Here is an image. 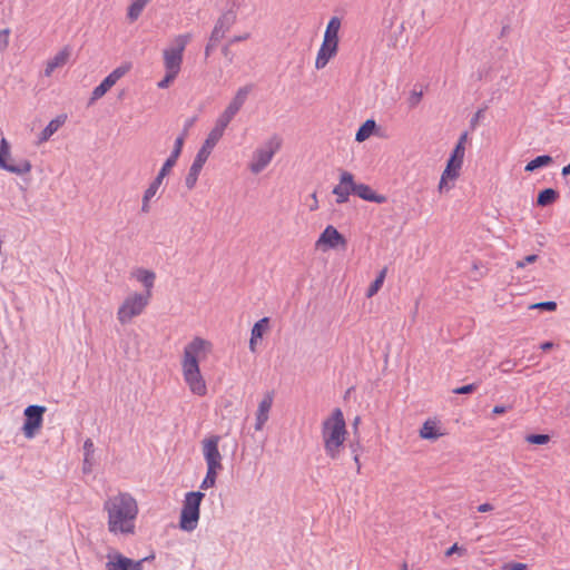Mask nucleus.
<instances>
[{
	"label": "nucleus",
	"instance_id": "1",
	"mask_svg": "<svg viewBox=\"0 0 570 570\" xmlns=\"http://www.w3.org/2000/svg\"><path fill=\"white\" fill-rule=\"evenodd\" d=\"M107 513V528L114 535H132L139 513L137 500L127 492H119L104 503Z\"/></svg>",
	"mask_w": 570,
	"mask_h": 570
},
{
	"label": "nucleus",
	"instance_id": "2",
	"mask_svg": "<svg viewBox=\"0 0 570 570\" xmlns=\"http://www.w3.org/2000/svg\"><path fill=\"white\" fill-rule=\"evenodd\" d=\"M348 431L343 411L335 407L321 423V438L325 454L336 460L344 450Z\"/></svg>",
	"mask_w": 570,
	"mask_h": 570
},
{
	"label": "nucleus",
	"instance_id": "3",
	"mask_svg": "<svg viewBox=\"0 0 570 570\" xmlns=\"http://www.w3.org/2000/svg\"><path fill=\"white\" fill-rule=\"evenodd\" d=\"M190 39V33L177 35L171 45L163 50L165 76L157 82L159 89H167L178 77L181 70L184 51Z\"/></svg>",
	"mask_w": 570,
	"mask_h": 570
},
{
	"label": "nucleus",
	"instance_id": "4",
	"mask_svg": "<svg viewBox=\"0 0 570 570\" xmlns=\"http://www.w3.org/2000/svg\"><path fill=\"white\" fill-rule=\"evenodd\" d=\"M341 28V18L334 16L328 20L323 35L322 43L315 57L314 66L316 70L324 69L328 62L338 53Z\"/></svg>",
	"mask_w": 570,
	"mask_h": 570
},
{
	"label": "nucleus",
	"instance_id": "5",
	"mask_svg": "<svg viewBox=\"0 0 570 570\" xmlns=\"http://www.w3.org/2000/svg\"><path fill=\"white\" fill-rule=\"evenodd\" d=\"M465 157V147L455 145L453 148L445 168L443 169L439 184L438 191L441 195L448 194L455 187V183L461 176L462 166Z\"/></svg>",
	"mask_w": 570,
	"mask_h": 570
},
{
	"label": "nucleus",
	"instance_id": "6",
	"mask_svg": "<svg viewBox=\"0 0 570 570\" xmlns=\"http://www.w3.org/2000/svg\"><path fill=\"white\" fill-rule=\"evenodd\" d=\"M148 293L131 292L129 293L117 308V320L119 324L127 325L134 318L140 316L150 303Z\"/></svg>",
	"mask_w": 570,
	"mask_h": 570
},
{
	"label": "nucleus",
	"instance_id": "7",
	"mask_svg": "<svg viewBox=\"0 0 570 570\" xmlns=\"http://www.w3.org/2000/svg\"><path fill=\"white\" fill-rule=\"evenodd\" d=\"M200 491L187 492L183 501V508L179 517V528L183 531H194L200 518V503L204 499Z\"/></svg>",
	"mask_w": 570,
	"mask_h": 570
},
{
	"label": "nucleus",
	"instance_id": "8",
	"mask_svg": "<svg viewBox=\"0 0 570 570\" xmlns=\"http://www.w3.org/2000/svg\"><path fill=\"white\" fill-rule=\"evenodd\" d=\"M214 345L209 340L202 336H194L183 348L180 365L200 366L213 353Z\"/></svg>",
	"mask_w": 570,
	"mask_h": 570
},
{
	"label": "nucleus",
	"instance_id": "9",
	"mask_svg": "<svg viewBox=\"0 0 570 570\" xmlns=\"http://www.w3.org/2000/svg\"><path fill=\"white\" fill-rule=\"evenodd\" d=\"M281 146L282 140L278 137H272L265 141L253 153L252 160L248 165L249 170L253 174H259L263 171L269 165Z\"/></svg>",
	"mask_w": 570,
	"mask_h": 570
},
{
	"label": "nucleus",
	"instance_id": "10",
	"mask_svg": "<svg viewBox=\"0 0 570 570\" xmlns=\"http://www.w3.org/2000/svg\"><path fill=\"white\" fill-rule=\"evenodd\" d=\"M346 238L333 225H327L315 242V249L326 253L331 249H345Z\"/></svg>",
	"mask_w": 570,
	"mask_h": 570
},
{
	"label": "nucleus",
	"instance_id": "11",
	"mask_svg": "<svg viewBox=\"0 0 570 570\" xmlns=\"http://www.w3.org/2000/svg\"><path fill=\"white\" fill-rule=\"evenodd\" d=\"M184 383L191 394L203 397L207 394V382L200 371V366L180 365Z\"/></svg>",
	"mask_w": 570,
	"mask_h": 570
},
{
	"label": "nucleus",
	"instance_id": "12",
	"mask_svg": "<svg viewBox=\"0 0 570 570\" xmlns=\"http://www.w3.org/2000/svg\"><path fill=\"white\" fill-rule=\"evenodd\" d=\"M106 559V570H144V562L149 558L134 560L117 550H110Z\"/></svg>",
	"mask_w": 570,
	"mask_h": 570
},
{
	"label": "nucleus",
	"instance_id": "13",
	"mask_svg": "<svg viewBox=\"0 0 570 570\" xmlns=\"http://www.w3.org/2000/svg\"><path fill=\"white\" fill-rule=\"evenodd\" d=\"M129 63L121 65L114 69L91 92L90 104L102 98L126 73L129 72Z\"/></svg>",
	"mask_w": 570,
	"mask_h": 570
},
{
	"label": "nucleus",
	"instance_id": "14",
	"mask_svg": "<svg viewBox=\"0 0 570 570\" xmlns=\"http://www.w3.org/2000/svg\"><path fill=\"white\" fill-rule=\"evenodd\" d=\"M0 168L17 175H23L31 170V164L29 160L14 164L11 159L9 142L2 137L0 140Z\"/></svg>",
	"mask_w": 570,
	"mask_h": 570
},
{
	"label": "nucleus",
	"instance_id": "15",
	"mask_svg": "<svg viewBox=\"0 0 570 570\" xmlns=\"http://www.w3.org/2000/svg\"><path fill=\"white\" fill-rule=\"evenodd\" d=\"M46 407L41 405H29L24 410V423L22 431L26 438L32 439L42 426Z\"/></svg>",
	"mask_w": 570,
	"mask_h": 570
},
{
	"label": "nucleus",
	"instance_id": "16",
	"mask_svg": "<svg viewBox=\"0 0 570 570\" xmlns=\"http://www.w3.org/2000/svg\"><path fill=\"white\" fill-rule=\"evenodd\" d=\"M219 435H210L202 441V451L207 466L223 468V456L219 452Z\"/></svg>",
	"mask_w": 570,
	"mask_h": 570
},
{
	"label": "nucleus",
	"instance_id": "17",
	"mask_svg": "<svg viewBox=\"0 0 570 570\" xmlns=\"http://www.w3.org/2000/svg\"><path fill=\"white\" fill-rule=\"evenodd\" d=\"M249 91V87H243L237 90L236 95L234 96L229 105L217 119V121L222 124V126H228V124L232 121V119L245 104Z\"/></svg>",
	"mask_w": 570,
	"mask_h": 570
},
{
	"label": "nucleus",
	"instance_id": "18",
	"mask_svg": "<svg viewBox=\"0 0 570 570\" xmlns=\"http://www.w3.org/2000/svg\"><path fill=\"white\" fill-rule=\"evenodd\" d=\"M237 20V14L234 10H228L224 12L217 20L210 41L218 42L222 40L226 33L232 29Z\"/></svg>",
	"mask_w": 570,
	"mask_h": 570
},
{
	"label": "nucleus",
	"instance_id": "19",
	"mask_svg": "<svg viewBox=\"0 0 570 570\" xmlns=\"http://www.w3.org/2000/svg\"><path fill=\"white\" fill-rule=\"evenodd\" d=\"M354 190V176L344 170L340 175V183L333 188L337 204H344L348 200L350 195Z\"/></svg>",
	"mask_w": 570,
	"mask_h": 570
},
{
	"label": "nucleus",
	"instance_id": "20",
	"mask_svg": "<svg viewBox=\"0 0 570 570\" xmlns=\"http://www.w3.org/2000/svg\"><path fill=\"white\" fill-rule=\"evenodd\" d=\"M446 434L441 421L438 417L426 419L421 429L419 430V436L422 440L436 441L438 439Z\"/></svg>",
	"mask_w": 570,
	"mask_h": 570
},
{
	"label": "nucleus",
	"instance_id": "21",
	"mask_svg": "<svg viewBox=\"0 0 570 570\" xmlns=\"http://www.w3.org/2000/svg\"><path fill=\"white\" fill-rule=\"evenodd\" d=\"M271 330V320L269 317H263L259 321H257L252 331H250V338H249V350L250 352L255 353L257 350V344L261 340H263L264 335H266Z\"/></svg>",
	"mask_w": 570,
	"mask_h": 570
},
{
	"label": "nucleus",
	"instance_id": "22",
	"mask_svg": "<svg viewBox=\"0 0 570 570\" xmlns=\"http://www.w3.org/2000/svg\"><path fill=\"white\" fill-rule=\"evenodd\" d=\"M273 405V396L272 394H266L258 403V407L255 414V430L262 431L264 425L269 419V412Z\"/></svg>",
	"mask_w": 570,
	"mask_h": 570
},
{
	"label": "nucleus",
	"instance_id": "23",
	"mask_svg": "<svg viewBox=\"0 0 570 570\" xmlns=\"http://www.w3.org/2000/svg\"><path fill=\"white\" fill-rule=\"evenodd\" d=\"M131 277L144 286L142 293H148L153 297V288L156 281V273L146 268H136L131 272Z\"/></svg>",
	"mask_w": 570,
	"mask_h": 570
},
{
	"label": "nucleus",
	"instance_id": "24",
	"mask_svg": "<svg viewBox=\"0 0 570 570\" xmlns=\"http://www.w3.org/2000/svg\"><path fill=\"white\" fill-rule=\"evenodd\" d=\"M71 50L68 47L62 48L52 58L46 62L45 76L50 77L56 69L62 68L69 61Z\"/></svg>",
	"mask_w": 570,
	"mask_h": 570
},
{
	"label": "nucleus",
	"instance_id": "25",
	"mask_svg": "<svg viewBox=\"0 0 570 570\" xmlns=\"http://www.w3.org/2000/svg\"><path fill=\"white\" fill-rule=\"evenodd\" d=\"M353 194L357 195L364 200L373 202L376 204H383L386 202V197L384 195L376 194L372 187L366 184H356L354 181Z\"/></svg>",
	"mask_w": 570,
	"mask_h": 570
},
{
	"label": "nucleus",
	"instance_id": "26",
	"mask_svg": "<svg viewBox=\"0 0 570 570\" xmlns=\"http://www.w3.org/2000/svg\"><path fill=\"white\" fill-rule=\"evenodd\" d=\"M164 179L156 176V178L149 184L142 195L141 210L148 213L150 210V202L158 193Z\"/></svg>",
	"mask_w": 570,
	"mask_h": 570
},
{
	"label": "nucleus",
	"instance_id": "27",
	"mask_svg": "<svg viewBox=\"0 0 570 570\" xmlns=\"http://www.w3.org/2000/svg\"><path fill=\"white\" fill-rule=\"evenodd\" d=\"M226 127L225 126H222V124H219L218 121H216V125L215 127L210 130V132L208 134L207 138L205 139L202 148L208 150V151H213V149L215 148V146L217 145V142L220 140V138L223 137L224 135V131H225Z\"/></svg>",
	"mask_w": 570,
	"mask_h": 570
},
{
	"label": "nucleus",
	"instance_id": "28",
	"mask_svg": "<svg viewBox=\"0 0 570 570\" xmlns=\"http://www.w3.org/2000/svg\"><path fill=\"white\" fill-rule=\"evenodd\" d=\"M67 119L66 115H60L52 119L47 127L41 131L39 136V142H45L65 124Z\"/></svg>",
	"mask_w": 570,
	"mask_h": 570
},
{
	"label": "nucleus",
	"instance_id": "29",
	"mask_svg": "<svg viewBox=\"0 0 570 570\" xmlns=\"http://www.w3.org/2000/svg\"><path fill=\"white\" fill-rule=\"evenodd\" d=\"M149 2L150 0H132L127 10L128 19L131 22L136 21Z\"/></svg>",
	"mask_w": 570,
	"mask_h": 570
},
{
	"label": "nucleus",
	"instance_id": "30",
	"mask_svg": "<svg viewBox=\"0 0 570 570\" xmlns=\"http://www.w3.org/2000/svg\"><path fill=\"white\" fill-rule=\"evenodd\" d=\"M376 127V124L373 119H367L357 130L355 135V140L358 142H363L368 139Z\"/></svg>",
	"mask_w": 570,
	"mask_h": 570
},
{
	"label": "nucleus",
	"instance_id": "31",
	"mask_svg": "<svg viewBox=\"0 0 570 570\" xmlns=\"http://www.w3.org/2000/svg\"><path fill=\"white\" fill-rule=\"evenodd\" d=\"M222 470H223V468L207 466V472H206L204 480L200 483V489L207 490V489L215 487L218 473Z\"/></svg>",
	"mask_w": 570,
	"mask_h": 570
},
{
	"label": "nucleus",
	"instance_id": "32",
	"mask_svg": "<svg viewBox=\"0 0 570 570\" xmlns=\"http://www.w3.org/2000/svg\"><path fill=\"white\" fill-rule=\"evenodd\" d=\"M222 470H223V468L207 466V472H206L204 480L200 483V489L207 490V489L215 487L218 473Z\"/></svg>",
	"mask_w": 570,
	"mask_h": 570
},
{
	"label": "nucleus",
	"instance_id": "33",
	"mask_svg": "<svg viewBox=\"0 0 570 570\" xmlns=\"http://www.w3.org/2000/svg\"><path fill=\"white\" fill-rule=\"evenodd\" d=\"M386 274H387V267H383L380 271V273L377 274V276L374 279V282L368 286V288L366 291V297L367 298H371L374 295H376L377 292L382 288L383 283H384L385 277H386Z\"/></svg>",
	"mask_w": 570,
	"mask_h": 570
},
{
	"label": "nucleus",
	"instance_id": "34",
	"mask_svg": "<svg viewBox=\"0 0 570 570\" xmlns=\"http://www.w3.org/2000/svg\"><path fill=\"white\" fill-rule=\"evenodd\" d=\"M559 197V194L557 190L552 188L543 189L539 193L537 203L539 206H548L550 204H553Z\"/></svg>",
	"mask_w": 570,
	"mask_h": 570
},
{
	"label": "nucleus",
	"instance_id": "35",
	"mask_svg": "<svg viewBox=\"0 0 570 570\" xmlns=\"http://www.w3.org/2000/svg\"><path fill=\"white\" fill-rule=\"evenodd\" d=\"M552 158L548 155L538 156L537 158L529 161L525 166V171H533L540 167L551 164Z\"/></svg>",
	"mask_w": 570,
	"mask_h": 570
},
{
	"label": "nucleus",
	"instance_id": "36",
	"mask_svg": "<svg viewBox=\"0 0 570 570\" xmlns=\"http://www.w3.org/2000/svg\"><path fill=\"white\" fill-rule=\"evenodd\" d=\"M200 171H202L200 168L195 167L193 165L190 166L188 174L185 178V185H186L187 189L191 190L195 188L198 177L200 175Z\"/></svg>",
	"mask_w": 570,
	"mask_h": 570
},
{
	"label": "nucleus",
	"instance_id": "37",
	"mask_svg": "<svg viewBox=\"0 0 570 570\" xmlns=\"http://www.w3.org/2000/svg\"><path fill=\"white\" fill-rule=\"evenodd\" d=\"M210 154H212L210 151L200 147V149L198 150L191 165L203 169V167L206 164L207 159L209 158Z\"/></svg>",
	"mask_w": 570,
	"mask_h": 570
},
{
	"label": "nucleus",
	"instance_id": "38",
	"mask_svg": "<svg viewBox=\"0 0 570 570\" xmlns=\"http://www.w3.org/2000/svg\"><path fill=\"white\" fill-rule=\"evenodd\" d=\"M177 159L173 156H169L167 160L164 163L163 167L160 168L157 177L164 179L167 175L170 174L173 167L176 165Z\"/></svg>",
	"mask_w": 570,
	"mask_h": 570
},
{
	"label": "nucleus",
	"instance_id": "39",
	"mask_svg": "<svg viewBox=\"0 0 570 570\" xmlns=\"http://www.w3.org/2000/svg\"><path fill=\"white\" fill-rule=\"evenodd\" d=\"M525 440L530 444H547L550 441V436L548 434H530Z\"/></svg>",
	"mask_w": 570,
	"mask_h": 570
},
{
	"label": "nucleus",
	"instance_id": "40",
	"mask_svg": "<svg viewBox=\"0 0 570 570\" xmlns=\"http://www.w3.org/2000/svg\"><path fill=\"white\" fill-rule=\"evenodd\" d=\"M185 136H179L175 140L174 150L171 151V155L174 158L178 159V157L181 154L183 146H184Z\"/></svg>",
	"mask_w": 570,
	"mask_h": 570
},
{
	"label": "nucleus",
	"instance_id": "41",
	"mask_svg": "<svg viewBox=\"0 0 570 570\" xmlns=\"http://www.w3.org/2000/svg\"><path fill=\"white\" fill-rule=\"evenodd\" d=\"M10 30H0V51H4L9 46Z\"/></svg>",
	"mask_w": 570,
	"mask_h": 570
},
{
	"label": "nucleus",
	"instance_id": "42",
	"mask_svg": "<svg viewBox=\"0 0 570 570\" xmlns=\"http://www.w3.org/2000/svg\"><path fill=\"white\" fill-rule=\"evenodd\" d=\"M531 308L547 309V311H556L557 303L556 302H541L533 304Z\"/></svg>",
	"mask_w": 570,
	"mask_h": 570
},
{
	"label": "nucleus",
	"instance_id": "43",
	"mask_svg": "<svg viewBox=\"0 0 570 570\" xmlns=\"http://www.w3.org/2000/svg\"><path fill=\"white\" fill-rule=\"evenodd\" d=\"M476 390V385L475 384H468V385H463L461 387H456L453 390V393L455 394H470L472 392H474Z\"/></svg>",
	"mask_w": 570,
	"mask_h": 570
},
{
	"label": "nucleus",
	"instance_id": "44",
	"mask_svg": "<svg viewBox=\"0 0 570 570\" xmlns=\"http://www.w3.org/2000/svg\"><path fill=\"white\" fill-rule=\"evenodd\" d=\"M503 570H527L528 566L522 562H509L502 567Z\"/></svg>",
	"mask_w": 570,
	"mask_h": 570
},
{
	"label": "nucleus",
	"instance_id": "45",
	"mask_svg": "<svg viewBox=\"0 0 570 570\" xmlns=\"http://www.w3.org/2000/svg\"><path fill=\"white\" fill-rule=\"evenodd\" d=\"M538 259L537 255H528L522 261L517 262L518 268H523L527 264H532Z\"/></svg>",
	"mask_w": 570,
	"mask_h": 570
},
{
	"label": "nucleus",
	"instance_id": "46",
	"mask_svg": "<svg viewBox=\"0 0 570 570\" xmlns=\"http://www.w3.org/2000/svg\"><path fill=\"white\" fill-rule=\"evenodd\" d=\"M83 449H85V452H86V458H85V461L87 462L89 460V456L92 454L94 452V443L91 440H86L85 441V444H83Z\"/></svg>",
	"mask_w": 570,
	"mask_h": 570
},
{
	"label": "nucleus",
	"instance_id": "47",
	"mask_svg": "<svg viewBox=\"0 0 570 570\" xmlns=\"http://www.w3.org/2000/svg\"><path fill=\"white\" fill-rule=\"evenodd\" d=\"M465 552V550L461 547L458 546V543H454L453 546H451L446 551H445V556L446 557H450L452 556L453 553H461L463 554Z\"/></svg>",
	"mask_w": 570,
	"mask_h": 570
},
{
	"label": "nucleus",
	"instance_id": "48",
	"mask_svg": "<svg viewBox=\"0 0 570 570\" xmlns=\"http://www.w3.org/2000/svg\"><path fill=\"white\" fill-rule=\"evenodd\" d=\"M311 198H312V199H311V203H312V204L309 205V209H311V210H316V209H318V207H320V206H318L317 194H316V193H313V194L311 195Z\"/></svg>",
	"mask_w": 570,
	"mask_h": 570
},
{
	"label": "nucleus",
	"instance_id": "49",
	"mask_svg": "<svg viewBox=\"0 0 570 570\" xmlns=\"http://www.w3.org/2000/svg\"><path fill=\"white\" fill-rule=\"evenodd\" d=\"M249 38V33H244L242 36H235L229 40V43H236L239 41H245Z\"/></svg>",
	"mask_w": 570,
	"mask_h": 570
},
{
	"label": "nucleus",
	"instance_id": "50",
	"mask_svg": "<svg viewBox=\"0 0 570 570\" xmlns=\"http://www.w3.org/2000/svg\"><path fill=\"white\" fill-rule=\"evenodd\" d=\"M492 510H493V507L490 503H482L478 507L479 512H489Z\"/></svg>",
	"mask_w": 570,
	"mask_h": 570
},
{
	"label": "nucleus",
	"instance_id": "51",
	"mask_svg": "<svg viewBox=\"0 0 570 570\" xmlns=\"http://www.w3.org/2000/svg\"><path fill=\"white\" fill-rule=\"evenodd\" d=\"M493 414L500 415L507 412V407L503 405H495L492 410Z\"/></svg>",
	"mask_w": 570,
	"mask_h": 570
},
{
	"label": "nucleus",
	"instance_id": "52",
	"mask_svg": "<svg viewBox=\"0 0 570 570\" xmlns=\"http://www.w3.org/2000/svg\"><path fill=\"white\" fill-rule=\"evenodd\" d=\"M466 140H468V132H463V134L460 136V138H459V140H458L456 145H461L462 147H465Z\"/></svg>",
	"mask_w": 570,
	"mask_h": 570
},
{
	"label": "nucleus",
	"instance_id": "53",
	"mask_svg": "<svg viewBox=\"0 0 570 570\" xmlns=\"http://www.w3.org/2000/svg\"><path fill=\"white\" fill-rule=\"evenodd\" d=\"M553 347V343L552 342H544L540 345V348L542 351H549Z\"/></svg>",
	"mask_w": 570,
	"mask_h": 570
},
{
	"label": "nucleus",
	"instance_id": "54",
	"mask_svg": "<svg viewBox=\"0 0 570 570\" xmlns=\"http://www.w3.org/2000/svg\"><path fill=\"white\" fill-rule=\"evenodd\" d=\"M562 175L563 176L570 175V163L562 168Z\"/></svg>",
	"mask_w": 570,
	"mask_h": 570
},
{
	"label": "nucleus",
	"instance_id": "55",
	"mask_svg": "<svg viewBox=\"0 0 570 570\" xmlns=\"http://www.w3.org/2000/svg\"><path fill=\"white\" fill-rule=\"evenodd\" d=\"M216 43H217V42H212V41L209 40V43L207 45L206 50H205L206 56H208V55H209L212 47H213V46H215Z\"/></svg>",
	"mask_w": 570,
	"mask_h": 570
},
{
	"label": "nucleus",
	"instance_id": "56",
	"mask_svg": "<svg viewBox=\"0 0 570 570\" xmlns=\"http://www.w3.org/2000/svg\"><path fill=\"white\" fill-rule=\"evenodd\" d=\"M360 422H361V417H360V416H356V417L354 419V421H353V428H354V429H357V426H358Z\"/></svg>",
	"mask_w": 570,
	"mask_h": 570
},
{
	"label": "nucleus",
	"instance_id": "57",
	"mask_svg": "<svg viewBox=\"0 0 570 570\" xmlns=\"http://www.w3.org/2000/svg\"><path fill=\"white\" fill-rule=\"evenodd\" d=\"M354 461L357 464V469H360V459L357 455H355Z\"/></svg>",
	"mask_w": 570,
	"mask_h": 570
}]
</instances>
